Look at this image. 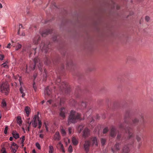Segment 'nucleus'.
<instances>
[{"label": "nucleus", "instance_id": "052dcab7", "mask_svg": "<svg viewBox=\"0 0 153 153\" xmlns=\"http://www.w3.org/2000/svg\"><path fill=\"white\" fill-rule=\"evenodd\" d=\"M44 135L42 134H40L39 135V137L41 138H43L44 137Z\"/></svg>", "mask_w": 153, "mask_h": 153}, {"label": "nucleus", "instance_id": "4468645a", "mask_svg": "<svg viewBox=\"0 0 153 153\" xmlns=\"http://www.w3.org/2000/svg\"><path fill=\"white\" fill-rule=\"evenodd\" d=\"M36 48L35 49H31L30 48H27L25 51L27 52V53L31 54L33 51H34L35 54L36 53Z\"/></svg>", "mask_w": 153, "mask_h": 153}, {"label": "nucleus", "instance_id": "c9c22d12", "mask_svg": "<svg viewBox=\"0 0 153 153\" xmlns=\"http://www.w3.org/2000/svg\"><path fill=\"white\" fill-rule=\"evenodd\" d=\"M101 141L102 145H104L106 142V140L104 138H102Z\"/></svg>", "mask_w": 153, "mask_h": 153}, {"label": "nucleus", "instance_id": "2f4dec72", "mask_svg": "<svg viewBox=\"0 0 153 153\" xmlns=\"http://www.w3.org/2000/svg\"><path fill=\"white\" fill-rule=\"evenodd\" d=\"M136 139L137 141L138 142H139L141 140V138L140 137V136L139 135H136Z\"/></svg>", "mask_w": 153, "mask_h": 153}, {"label": "nucleus", "instance_id": "3c124183", "mask_svg": "<svg viewBox=\"0 0 153 153\" xmlns=\"http://www.w3.org/2000/svg\"><path fill=\"white\" fill-rule=\"evenodd\" d=\"M68 131L69 134H71V133L72 128L69 127L68 128Z\"/></svg>", "mask_w": 153, "mask_h": 153}, {"label": "nucleus", "instance_id": "f8f14e48", "mask_svg": "<svg viewBox=\"0 0 153 153\" xmlns=\"http://www.w3.org/2000/svg\"><path fill=\"white\" fill-rule=\"evenodd\" d=\"M53 139L55 140L59 141L61 139V136L58 131L56 132L53 137Z\"/></svg>", "mask_w": 153, "mask_h": 153}, {"label": "nucleus", "instance_id": "20e7f679", "mask_svg": "<svg viewBox=\"0 0 153 153\" xmlns=\"http://www.w3.org/2000/svg\"><path fill=\"white\" fill-rule=\"evenodd\" d=\"M61 81V79L60 77L57 78L56 81V83L59 85L60 89L63 91H64L65 93H68L70 90V88L68 87V85L65 82H62L60 83Z\"/></svg>", "mask_w": 153, "mask_h": 153}, {"label": "nucleus", "instance_id": "393cba45", "mask_svg": "<svg viewBox=\"0 0 153 153\" xmlns=\"http://www.w3.org/2000/svg\"><path fill=\"white\" fill-rule=\"evenodd\" d=\"M18 147H15L11 146L10 147V149L11 150V152L14 153H16V152L17 149H18Z\"/></svg>", "mask_w": 153, "mask_h": 153}, {"label": "nucleus", "instance_id": "e2e57ef3", "mask_svg": "<svg viewBox=\"0 0 153 153\" xmlns=\"http://www.w3.org/2000/svg\"><path fill=\"white\" fill-rule=\"evenodd\" d=\"M34 84H35V83H34L33 87L34 88V90L35 91H36V88L35 87V86H34Z\"/></svg>", "mask_w": 153, "mask_h": 153}, {"label": "nucleus", "instance_id": "bf43d9fd", "mask_svg": "<svg viewBox=\"0 0 153 153\" xmlns=\"http://www.w3.org/2000/svg\"><path fill=\"white\" fill-rule=\"evenodd\" d=\"M46 76H47L46 74V73H45V74L44 75V77L45 79L44 78V79H43V80L45 81V80H46V79H46Z\"/></svg>", "mask_w": 153, "mask_h": 153}, {"label": "nucleus", "instance_id": "c85d7f7f", "mask_svg": "<svg viewBox=\"0 0 153 153\" xmlns=\"http://www.w3.org/2000/svg\"><path fill=\"white\" fill-rule=\"evenodd\" d=\"M49 153H53L54 151V149H53V146L51 145H50L49 146Z\"/></svg>", "mask_w": 153, "mask_h": 153}, {"label": "nucleus", "instance_id": "7c9ffc66", "mask_svg": "<svg viewBox=\"0 0 153 153\" xmlns=\"http://www.w3.org/2000/svg\"><path fill=\"white\" fill-rule=\"evenodd\" d=\"M120 144L119 143H116L114 146V149L116 150H118L120 149Z\"/></svg>", "mask_w": 153, "mask_h": 153}, {"label": "nucleus", "instance_id": "864d4df0", "mask_svg": "<svg viewBox=\"0 0 153 153\" xmlns=\"http://www.w3.org/2000/svg\"><path fill=\"white\" fill-rule=\"evenodd\" d=\"M19 80L20 82V85L21 86L23 84V83L22 82H21L22 79L21 77H20Z\"/></svg>", "mask_w": 153, "mask_h": 153}, {"label": "nucleus", "instance_id": "de8ad7c7", "mask_svg": "<svg viewBox=\"0 0 153 153\" xmlns=\"http://www.w3.org/2000/svg\"><path fill=\"white\" fill-rule=\"evenodd\" d=\"M11 146H13V147H18V145H17V144L14 142L12 143V144L11 145Z\"/></svg>", "mask_w": 153, "mask_h": 153}, {"label": "nucleus", "instance_id": "58836bf2", "mask_svg": "<svg viewBox=\"0 0 153 153\" xmlns=\"http://www.w3.org/2000/svg\"><path fill=\"white\" fill-rule=\"evenodd\" d=\"M1 153H7L5 148L4 147H3L1 150Z\"/></svg>", "mask_w": 153, "mask_h": 153}, {"label": "nucleus", "instance_id": "ddd939ff", "mask_svg": "<svg viewBox=\"0 0 153 153\" xmlns=\"http://www.w3.org/2000/svg\"><path fill=\"white\" fill-rule=\"evenodd\" d=\"M52 92V89L50 88L49 86H47L45 89V94L49 96L51 95Z\"/></svg>", "mask_w": 153, "mask_h": 153}, {"label": "nucleus", "instance_id": "b1692460", "mask_svg": "<svg viewBox=\"0 0 153 153\" xmlns=\"http://www.w3.org/2000/svg\"><path fill=\"white\" fill-rule=\"evenodd\" d=\"M72 141L73 145L75 146L76 145L78 144V141L75 137L72 138Z\"/></svg>", "mask_w": 153, "mask_h": 153}, {"label": "nucleus", "instance_id": "c756f323", "mask_svg": "<svg viewBox=\"0 0 153 153\" xmlns=\"http://www.w3.org/2000/svg\"><path fill=\"white\" fill-rule=\"evenodd\" d=\"M51 62L49 58L46 57L45 60V63L47 65L49 64Z\"/></svg>", "mask_w": 153, "mask_h": 153}, {"label": "nucleus", "instance_id": "423d86ee", "mask_svg": "<svg viewBox=\"0 0 153 153\" xmlns=\"http://www.w3.org/2000/svg\"><path fill=\"white\" fill-rule=\"evenodd\" d=\"M0 91L2 93H4L6 95H7L9 92L10 89L9 85L7 82H3L0 85Z\"/></svg>", "mask_w": 153, "mask_h": 153}, {"label": "nucleus", "instance_id": "9b49d317", "mask_svg": "<svg viewBox=\"0 0 153 153\" xmlns=\"http://www.w3.org/2000/svg\"><path fill=\"white\" fill-rule=\"evenodd\" d=\"M91 141L92 142L91 145L92 146H93L94 145H95L97 146H98V141L97 138L96 137H93L90 139Z\"/></svg>", "mask_w": 153, "mask_h": 153}, {"label": "nucleus", "instance_id": "a878e982", "mask_svg": "<svg viewBox=\"0 0 153 153\" xmlns=\"http://www.w3.org/2000/svg\"><path fill=\"white\" fill-rule=\"evenodd\" d=\"M19 90L20 91V93L22 94V97H24L25 96V94L24 93V90L23 88L22 87V86H21L20 89Z\"/></svg>", "mask_w": 153, "mask_h": 153}, {"label": "nucleus", "instance_id": "69168bd1", "mask_svg": "<svg viewBox=\"0 0 153 153\" xmlns=\"http://www.w3.org/2000/svg\"><path fill=\"white\" fill-rule=\"evenodd\" d=\"M20 29H19L18 32V35H20Z\"/></svg>", "mask_w": 153, "mask_h": 153}, {"label": "nucleus", "instance_id": "13d9d810", "mask_svg": "<svg viewBox=\"0 0 153 153\" xmlns=\"http://www.w3.org/2000/svg\"><path fill=\"white\" fill-rule=\"evenodd\" d=\"M23 28V27L22 24H19V29H20L21 28Z\"/></svg>", "mask_w": 153, "mask_h": 153}, {"label": "nucleus", "instance_id": "5701e85b", "mask_svg": "<svg viewBox=\"0 0 153 153\" xmlns=\"http://www.w3.org/2000/svg\"><path fill=\"white\" fill-rule=\"evenodd\" d=\"M58 145H59L60 149L61 151H62L63 153H65V151L64 148V146L63 144L59 142Z\"/></svg>", "mask_w": 153, "mask_h": 153}, {"label": "nucleus", "instance_id": "6e6d98bb", "mask_svg": "<svg viewBox=\"0 0 153 153\" xmlns=\"http://www.w3.org/2000/svg\"><path fill=\"white\" fill-rule=\"evenodd\" d=\"M11 45V44L10 43H9L7 45V48H10V45Z\"/></svg>", "mask_w": 153, "mask_h": 153}, {"label": "nucleus", "instance_id": "09e8293b", "mask_svg": "<svg viewBox=\"0 0 153 153\" xmlns=\"http://www.w3.org/2000/svg\"><path fill=\"white\" fill-rule=\"evenodd\" d=\"M4 55L0 54V59L2 60L4 59Z\"/></svg>", "mask_w": 153, "mask_h": 153}, {"label": "nucleus", "instance_id": "aec40b11", "mask_svg": "<svg viewBox=\"0 0 153 153\" xmlns=\"http://www.w3.org/2000/svg\"><path fill=\"white\" fill-rule=\"evenodd\" d=\"M60 132L61 134L63 136L65 135L66 134V132L65 129H64L63 127L62 126H60Z\"/></svg>", "mask_w": 153, "mask_h": 153}, {"label": "nucleus", "instance_id": "4c0bfd02", "mask_svg": "<svg viewBox=\"0 0 153 153\" xmlns=\"http://www.w3.org/2000/svg\"><path fill=\"white\" fill-rule=\"evenodd\" d=\"M140 117L142 119L143 123H145L144 118L143 115L141 114L140 115Z\"/></svg>", "mask_w": 153, "mask_h": 153}, {"label": "nucleus", "instance_id": "9d476101", "mask_svg": "<svg viewBox=\"0 0 153 153\" xmlns=\"http://www.w3.org/2000/svg\"><path fill=\"white\" fill-rule=\"evenodd\" d=\"M39 117H38L37 115H35L34 117H33L32 120V124L33 127L35 128H36L37 125V123L36 121V119H38V118Z\"/></svg>", "mask_w": 153, "mask_h": 153}, {"label": "nucleus", "instance_id": "f03ea898", "mask_svg": "<svg viewBox=\"0 0 153 153\" xmlns=\"http://www.w3.org/2000/svg\"><path fill=\"white\" fill-rule=\"evenodd\" d=\"M81 115L74 110H71L68 116L67 125L69 126L71 123H75L78 120L82 119L81 117Z\"/></svg>", "mask_w": 153, "mask_h": 153}, {"label": "nucleus", "instance_id": "4be33fe9", "mask_svg": "<svg viewBox=\"0 0 153 153\" xmlns=\"http://www.w3.org/2000/svg\"><path fill=\"white\" fill-rule=\"evenodd\" d=\"M40 39V37L39 36H37L35 37L33 39V43L35 44H36L38 43V41Z\"/></svg>", "mask_w": 153, "mask_h": 153}, {"label": "nucleus", "instance_id": "49530a36", "mask_svg": "<svg viewBox=\"0 0 153 153\" xmlns=\"http://www.w3.org/2000/svg\"><path fill=\"white\" fill-rule=\"evenodd\" d=\"M8 127L7 126H6L5 127V128L4 130V133L5 134H7V131L8 130Z\"/></svg>", "mask_w": 153, "mask_h": 153}, {"label": "nucleus", "instance_id": "a19ab883", "mask_svg": "<svg viewBox=\"0 0 153 153\" xmlns=\"http://www.w3.org/2000/svg\"><path fill=\"white\" fill-rule=\"evenodd\" d=\"M108 131V129L107 128H105L103 130V132L104 134H105Z\"/></svg>", "mask_w": 153, "mask_h": 153}, {"label": "nucleus", "instance_id": "6ab92c4d", "mask_svg": "<svg viewBox=\"0 0 153 153\" xmlns=\"http://www.w3.org/2000/svg\"><path fill=\"white\" fill-rule=\"evenodd\" d=\"M12 134L13 137L16 139H18L19 137V134L17 133L16 131H12Z\"/></svg>", "mask_w": 153, "mask_h": 153}, {"label": "nucleus", "instance_id": "603ef678", "mask_svg": "<svg viewBox=\"0 0 153 153\" xmlns=\"http://www.w3.org/2000/svg\"><path fill=\"white\" fill-rule=\"evenodd\" d=\"M121 135L120 134H118L117 136V138L118 139H120L121 138Z\"/></svg>", "mask_w": 153, "mask_h": 153}, {"label": "nucleus", "instance_id": "7ed1b4c3", "mask_svg": "<svg viewBox=\"0 0 153 153\" xmlns=\"http://www.w3.org/2000/svg\"><path fill=\"white\" fill-rule=\"evenodd\" d=\"M119 126L120 128L125 130L126 133H128V138L130 139L134 137V134L132 131V129L129 127H127L125 128V123H120Z\"/></svg>", "mask_w": 153, "mask_h": 153}, {"label": "nucleus", "instance_id": "e433bc0d", "mask_svg": "<svg viewBox=\"0 0 153 153\" xmlns=\"http://www.w3.org/2000/svg\"><path fill=\"white\" fill-rule=\"evenodd\" d=\"M73 65V62L71 61L68 62L67 63V65L68 66H71Z\"/></svg>", "mask_w": 153, "mask_h": 153}, {"label": "nucleus", "instance_id": "dca6fc26", "mask_svg": "<svg viewBox=\"0 0 153 153\" xmlns=\"http://www.w3.org/2000/svg\"><path fill=\"white\" fill-rule=\"evenodd\" d=\"M139 122V119L137 117H135L132 120V124L133 125L135 126L137 125Z\"/></svg>", "mask_w": 153, "mask_h": 153}, {"label": "nucleus", "instance_id": "72a5a7b5", "mask_svg": "<svg viewBox=\"0 0 153 153\" xmlns=\"http://www.w3.org/2000/svg\"><path fill=\"white\" fill-rule=\"evenodd\" d=\"M68 152L70 153H71L73 152V149L72 146L71 145H70L68 147Z\"/></svg>", "mask_w": 153, "mask_h": 153}, {"label": "nucleus", "instance_id": "39448f33", "mask_svg": "<svg viewBox=\"0 0 153 153\" xmlns=\"http://www.w3.org/2000/svg\"><path fill=\"white\" fill-rule=\"evenodd\" d=\"M34 65H30V67L33 70L35 69L36 65L39 68L41 71H42V64L41 62L39 59L38 57L35 58L34 59Z\"/></svg>", "mask_w": 153, "mask_h": 153}, {"label": "nucleus", "instance_id": "2eb2a0df", "mask_svg": "<svg viewBox=\"0 0 153 153\" xmlns=\"http://www.w3.org/2000/svg\"><path fill=\"white\" fill-rule=\"evenodd\" d=\"M89 131H90L89 129L85 128L83 131V136L85 138L87 137L90 135Z\"/></svg>", "mask_w": 153, "mask_h": 153}, {"label": "nucleus", "instance_id": "cd10ccee", "mask_svg": "<svg viewBox=\"0 0 153 153\" xmlns=\"http://www.w3.org/2000/svg\"><path fill=\"white\" fill-rule=\"evenodd\" d=\"M7 104L5 100H3L1 102V107L3 108H4L6 106Z\"/></svg>", "mask_w": 153, "mask_h": 153}, {"label": "nucleus", "instance_id": "0eeeda50", "mask_svg": "<svg viewBox=\"0 0 153 153\" xmlns=\"http://www.w3.org/2000/svg\"><path fill=\"white\" fill-rule=\"evenodd\" d=\"M92 146L90 141L86 140L85 141L83 147L85 151L87 153L89 151L90 146Z\"/></svg>", "mask_w": 153, "mask_h": 153}, {"label": "nucleus", "instance_id": "8fccbe9b", "mask_svg": "<svg viewBox=\"0 0 153 153\" xmlns=\"http://www.w3.org/2000/svg\"><path fill=\"white\" fill-rule=\"evenodd\" d=\"M7 62H4V63H3L2 64V65H3V67H8V66L7 65Z\"/></svg>", "mask_w": 153, "mask_h": 153}, {"label": "nucleus", "instance_id": "bb28decb", "mask_svg": "<svg viewBox=\"0 0 153 153\" xmlns=\"http://www.w3.org/2000/svg\"><path fill=\"white\" fill-rule=\"evenodd\" d=\"M17 123L19 124L20 125L22 123V121L21 118L20 116H18L17 117Z\"/></svg>", "mask_w": 153, "mask_h": 153}, {"label": "nucleus", "instance_id": "ea45409f", "mask_svg": "<svg viewBox=\"0 0 153 153\" xmlns=\"http://www.w3.org/2000/svg\"><path fill=\"white\" fill-rule=\"evenodd\" d=\"M36 147L39 149H41V147L39 144L38 143H36Z\"/></svg>", "mask_w": 153, "mask_h": 153}, {"label": "nucleus", "instance_id": "a211bd4d", "mask_svg": "<svg viewBox=\"0 0 153 153\" xmlns=\"http://www.w3.org/2000/svg\"><path fill=\"white\" fill-rule=\"evenodd\" d=\"M52 30L50 29L46 31L43 32L42 33V35L43 36H45L46 35L48 34L51 33Z\"/></svg>", "mask_w": 153, "mask_h": 153}, {"label": "nucleus", "instance_id": "37998d69", "mask_svg": "<svg viewBox=\"0 0 153 153\" xmlns=\"http://www.w3.org/2000/svg\"><path fill=\"white\" fill-rule=\"evenodd\" d=\"M145 19L147 22H148L150 20V18L149 16H146L145 17Z\"/></svg>", "mask_w": 153, "mask_h": 153}, {"label": "nucleus", "instance_id": "1a4fd4ad", "mask_svg": "<svg viewBox=\"0 0 153 153\" xmlns=\"http://www.w3.org/2000/svg\"><path fill=\"white\" fill-rule=\"evenodd\" d=\"M67 113L65 108L64 107H62L60 108V112L59 113L60 116L64 119L65 117V114Z\"/></svg>", "mask_w": 153, "mask_h": 153}, {"label": "nucleus", "instance_id": "338daca9", "mask_svg": "<svg viewBox=\"0 0 153 153\" xmlns=\"http://www.w3.org/2000/svg\"><path fill=\"white\" fill-rule=\"evenodd\" d=\"M32 152L33 153H36V151H35V150L34 149L33 150H32Z\"/></svg>", "mask_w": 153, "mask_h": 153}, {"label": "nucleus", "instance_id": "680f3d73", "mask_svg": "<svg viewBox=\"0 0 153 153\" xmlns=\"http://www.w3.org/2000/svg\"><path fill=\"white\" fill-rule=\"evenodd\" d=\"M27 123L29 124V126H30L31 124V123H32V121L31 122H30V123L29 122V121H28V122H27Z\"/></svg>", "mask_w": 153, "mask_h": 153}, {"label": "nucleus", "instance_id": "0e129e2a", "mask_svg": "<svg viewBox=\"0 0 153 153\" xmlns=\"http://www.w3.org/2000/svg\"><path fill=\"white\" fill-rule=\"evenodd\" d=\"M13 140V137H10L9 138V140L11 141Z\"/></svg>", "mask_w": 153, "mask_h": 153}, {"label": "nucleus", "instance_id": "f257e3e1", "mask_svg": "<svg viewBox=\"0 0 153 153\" xmlns=\"http://www.w3.org/2000/svg\"><path fill=\"white\" fill-rule=\"evenodd\" d=\"M81 115L74 110H71L68 116L67 125L69 126L71 123H75L78 120L82 119L81 117Z\"/></svg>", "mask_w": 153, "mask_h": 153}, {"label": "nucleus", "instance_id": "5fc2aeb1", "mask_svg": "<svg viewBox=\"0 0 153 153\" xmlns=\"http://www.w3.org/2000/svg\"><path fill=\"white\" fill-rule=\"evenodd\" d=\"M44 124L45 125V127L46 129V130L47 131H48V128L45 122L44 123Z\"/></svg>", "mask_w": 153, "mask_h": 153}, {"label": "nucleus", "instance_id": "a18cd8bd", "mask_svg": "<svg viewBox=\"0 0 153 153\" xmlns=\"http://www.w3.org/2000/svg\"><path fill=\"white\" fill-rule=\"evenodd\" d=\"M25 140V136H23L22 137V140L21 141V143L22 144V146H24V145H23V143L24 142V141Z\"/></svg>", "mask_w": 153, "mask_h": 153}, {"label": "nucleus", "instance_id": "f3484780", "mask_svg": "<svg viewBox=\"0 0 153 153\" xmlns=\"http://www.w3.org/2000/svg\"><path fill=\"white\" fill-rule=\"evenodd\" d=\"M116 134V129L114 127H113L111 128L110 132V135L112 137H115Z\"/></svg>", "mask_w": 153, "mask_h": 153}, {"label": "nucleus", "instance_id": "c03bdc74", "mask_svg": "<svg viewBox=\"0 0 153 153\" xmlns=\"http://www.w3.org/2000/svg\"><path fill=\"white\" fill-rule=\"evenodd\" d=\"M81 105L82 106L83 108H85L86 106V104L84 102H82Z\"/></svg>", "mask_w": 153, "mask_h": 153}, {"label": "nucleus", "instance_id": "412c9836", "mask_svg": "<svg viewBox=\"0 0 153 153\" xmlns=\"http://www.w3.org/2000/svg\"><path fill=\"white\" fill-rule=\"evenodd\" d=\"M30 110V108L28 106H26L25 108V110L27 117L29 116Z\"/></svg>", "mask_w": 153, "mask_h": 153}, {"label": "nucleus", "instance_id": "f704fd0d", "mask_svg": "<svg viewBox=\"0 0 153 153\" xmlns=\"http://www.w3.org/2000/svg\"><path fill=\"white\" fill-rule=\"evenodd\" d=\"M21 45L19 44V43H18V45L16 47V51L18 50L19 49H20L22 47Z\"/></svg>", "mask_w": 153, "mask_h": 153}, {"label": "nucleus", "instance_id": "774afa93", "mask_svg": "<svg viewBox=\"0 0 153 153\" xmlns=\"http://www.w3.org/2000/svg\"><path fill=\"white\" fill-rule=\"evenodd\" d=\"M25 33H24V32H22V34L21 35L22 36H25Z\"/></svg>", "mask_w": 153, "mask_h": 153}, {"label": "nucleus", "instance_id": "79ce46f5", "mask_svg": "<svg viewBox=\"0 0 153 153\" xmlns=\"http://www.w3.org/2000/svg\"><path fill=\"white\" fill-rule=\"evenodd\" d=\"M140 131V128L139 127H137L136 130L135 131V132L136 133H138V132H139Z\"/></svg>", "mask_w": 153, "mask_h": 153}, {"label": "nucleus", "instance_id": "473e14b6", "mask_svg": "<svg viewBox=\"0 0 153 153\" xmlns=\"http://www.w3.org/2000/svg\"><path fill=\"white\" fill-rule=\"evenodd\" d=\"M38 128L39 129H40L41 128V126H42V122L40 120H39V118H38Z\"/></svg>", "mask_w": 153, "mask_h": 153}, {"label": "nucleus", "instance_id": "6e6552de", "mask_svg": "<svg viewBox=\"0 0 153 153\" xmlns=\"http://www.w3.org/2000/svg\"><path fill=\"white\" fill-rule=\"evenodd\" d=\"M48 44H45L44 42H42L40 46V48L42 51L46 53L48 49Z\"/></svg>", "mask_w": 153, "mask_h": 153}, {"label": "nucleus", "instance_id": "4d7b16f0", "mask_svg": "<svg viewBox=\"0 0 153 153\" xmlns=\"http://www.w3.org/2000/svg\"><path fill=\"white\" fill-rule=\"evenodd\" d=\"M52 100H49L47 101V103H49L50 104H51L52 102Z\"/></svg>", "mask_w": 153, "mask_h": 153}]
</instances>
